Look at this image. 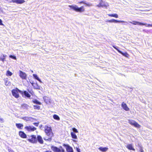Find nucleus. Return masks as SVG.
Here are the masks:
<instances>
[{
  "label": "nucleus",
  "instance_id": "nucleus-37",
  "mask_svg": "<svg viewBox=\"0 0 152 152\" xmlns=\"http://www.w3.org/2000/svg\"><path fill=\"white\" fill-rule=\"evenodd\" d=\"M72 130L73 131V132H74V133H78V131L77 130V129L75 128H72Z\"/></svg>",
  "mask_w": 152,
  "mask_h": 152
},
{
  "label": "nucleus",
  "instance_id": "nucleus-10",
  "mask_svg": "<svg viewBox=\"0 0 152 152\" xmlns=\"http://www.w3.org/2000/svg\"><path fill=\"white\" fill-rule=\"evenodd\" d=\"M25 129L29 132L34 131L36 129V128L34 126H26L25 127Z\"/></svg>",
  "mask_w": 152,
  "mask_h": 152
},
{
  "label": "nucleus",
  "instance_id": "nucleus-39",
  "mask_svg": "<svg viewBox=\"0 0 152 152\" xmlns=\"http://www.w3.org/2000/svg\"><path fill=\"white\" fill-rule=\"evenodd\" d=\"M4 121V119L3 118H1V117L0 116V122L1 123H3Z\"/></svg>",
  "mask_w": 152,
  "mask_h": 152
},
{
  "label": "nucleus",
  "instance_id": "nucleus-35",
  "mask_svg": "<svg viewBox=\"0 0 152 152\" xmlns=\"http://www.w3.org/2000/svg\"><path fill=\"white\" fill-rule=\"evenodd\" d=\"M27 91L29 93L31 94L32 95H33L34 94V92L31 89L29 90V89H27Z\"/></svg>",
  "mask_w": 152,
  "mask_h": 152
},
{
  "label": "nucleus",
  "instance_id": "nucleus-9",
  "mask_svg": "<svg viewBox=\"0 0 152 152\" xmlns=\"http://www.w3.org/2000/svg\"><path fill=\"white\" fill-rule=\"evenodd\" d=\"M30 137L31 138L28 139V141L32 143H36L37 142V139L36 136L32 135Z\"/></svg>",
  "mask_w": 152,
  "mask_h": 152
},
{
  "label": "nucleus",
  "instance_id": "nucleus-38",
  "mask_svg": "<svg viewBox=\"0 0 152 152\" xmlns=\"http://www.w3.org/2000/svg\"><path fill=\"white\" fill-rule=\"evenodd\" d=\"M139 147L140 152H144L143 150L142 149V147L140 145H139Z\"/></svg>",
  "mask_w": 152,
  "mask_h": 152
},
{
  "label": "nucleus",
  "instance_id": "nucleus-47",
  "mask_svg": "<svg viewBox=\"0 0 152 152\" xmlns=\"http://www.w3.org/2000/svg\"><path fill=\"white\" fill-rule=\"evenodd\" d=\"M60 148L61 149L62 152H64V150L62 148L61 146H60Z\"/></svg>",
  "mask_w": 152,
  "mask_h": 152
},
{
  "label": "nucleus",
  "instance_id": "nucleus-5",
  "mask_svg": "<svg viewBox=\"0 0 152 152\" xmlns=\"http://www.w3.org/2000/svg\"><path fill=\"white\" fill-rule=\"evenodd\" d=\"M128 123L131 125L134 126L138 128H140V125L134 120H128Z\"/></svg>",
  "mask_w": 152,
  "mask_h": 152
},
{
  "label": "nucleus",
  "instance_id": "nucleus-31",
  "mask_svg": "<svg viewBox=\"0 0 152 152\" xmlns=\"http://www.w3.org/2000/svg\"><path fill=\"white\" fill-rule=\"evenodd\" d=\"M53 117L54 119L56 120H60L59 117L57 115H53Z\"/></svg>",
  "mask_w": 152,
  "mask_h": 152
},
{
  "label": "nucleus",
  "instance_id": "nucleus-28",
  "mask_svg": "<svg viewBox=\"0 0 152 152\" xmlns=\"http://www.w3.org/2000/svg\"><path fill=\"white\" fill-rule=\"evenodd\" d=\"M32 101L34 103L37 104L41 105V102L36 99H34Z\"/></svg>",
  "mask_w": 152,
  "mask_h": 152
},
{
  "label": "nucleus",
  "instance_id": "nucleus-43",
  "mask_svg": "<svg viewBox=\"0 0 152 152\" xmlns=\"http://www.w3.org/2000/svg\"><path fill=\"white\" fill-rule=\"evenodd\" d=\"M76 151L77 152H81L80 149L78 148H76Z\"/></svg>",
  "mask_w": 152,
  "mask_h": 152
},
{
  "label": "nucleus",
  "instance_id": "nucleus-18",
  "mask_svg": "<svg viewBox=\"0 0 152 152\" xmlns=\"http://www.w3.org/2000/svg\"><path fill=\"white\" fill-rule=\"evenodd\" d=\"M37 141L40 144H43V141L41 136L39 135L37 136Z\"/></svg>",
  "mask_w": 152,
  "mask_h": 152
},
{
  "label": "nucleus",
  "instance_id": "nucleus-11",
  "mask_svg": "<svg viewBox=\"0 0 152 152\" xmlns=\"http://www.w3.org/2000/svg\"><path fill=\"white\" fill-rule=\"evenodd\" d=\"M133 22H129L131 23L133 25H135L137 24L140 25H145L147 24L146 23H142V22L139 21H133Z\"/></svg>",
  "mask_w": 152,
  "mask_h": 152
},
{
  "label": "nucleus",
  "instance_id": "nucleus-41",
  "mask_svg": "<svg viewBox=\"0 0 152 152\" xmlns=\"http://www.w3.org/2000/svg\"><path fill=\"white\" fill-rule=\"evenodd\" d=\"M9 152H14V151L11 148L8 149Z\"/></svg>",
  "mask_w": 152,
  "mask_h": 152
},
{
  "label": "nucleus",
  "instance_id": "nucleus-52",
  "mask_svg": "<svg viewBox=\"0 0 152 152\" xmlns=\"http://www.w3.org/2000/svg\"><path fill=\"white\" fill-rule=\"evenodd\" d=\"M31 72H33V71H31Z\"/></svg>",
  "mask_w": 152,
  "mask_h": 152
},
{
  "label": "nucleus",
  "instance_id": "nucleus-27",
  "mask_svg": "<svg viewBox=\"0 0 152 152\" xmlns=\"http://www.w3.org/2000/svg\"><path fill=\"white\" fill-rule=\"evenodd\" d=\"M108 15L110 17H114L116 18H118V16L117 14H108Z\"/></svg>",
  "mask_w": 152,
  "mask_h": 152
},
{
  "label": "nucleus",
  "instance_id": "nucleus-24",
  "mask_svg": "<svg viewBox=\"0 0 152 152\" xmlns=\"http://www.w3.org/2000/svg\"><path fill=\"white\" fill-rule=\"evenodd\" d=\"M33 76L34 77L36 80L39 81L40 82L42 83V82L41 80L39 78L37 75L36 74H33Z\"/></svg>",
  "mask_w": 152,
  "mask_h": 152
},
{
  "label": "nucleus",
  "instance_id": "nucleus-16",
  "mask_svg": "<svg viewBox=\"0 0 152 152\" xmlns=\"http://www.w3.org/2000/svg\"><path fill=\"white\" fill-rule=\"evenodd\" d=\"M12 1L17 4H22L25 2L24 0H12Z\"/></svg>",
  "mask_w": 152,
  "mask_h": 152
},
{
  "label": "nucleus",
  "instance_id": "nucleus-14",
  "mask_svg": "<svg viewBox=\"0 0 152 152\" xmlns=\"http://www.w3.org/2000/svg\"><path fill=\"white\" fill-rule=\"evenodd\" d=\"M51 148L52 150L55 152H61V149L58 148V147L54 146H52L51 147Z\"/></svg>",
  "mask_w": 152,
  "mask_h": 152
},
{
  "label": "nucleus",
  "instance_id": "nucleus-22",
  "mask_svg": "<svg viewBox=\"0 0 152 152\" xmlns=\"http://www.w3.org/2000/svg\"><path fill=\"white\" fill-rule=\"evenodd\" d=\"M126 148L129 150H133V151H135V149L133 148L132 144H128L126 146Z\"/></svg>",
  "mask_w": 152,
  "mask_h": 152
},
{
  "label": "nucleus",
  "instance_id": "nucleus-19",
  "mask_svg": "<svg viewBox=\"0 0 152 152\" xmlns=\"http://www.w3.org/2000/svg\"><path fill=\"white\" fill-rule=\"evenodd\" d=\"M43 99L45 102L47 104H49L50 103V99L47 96H44Z\"/></svg>",
  "mask_w": 152,
  "mask_h": 152
},
{
  "label": "nucleus",
  "instance_id": "nucleus-7",
  "mask_svg": "<svg viewBox=\"0 0 152 152\" xmlns=\"http://www.w3.org/2000/svg\"><path fill=\"white\" fill-rule=\"evenodd\" d=\"M63 146L66 148L67 152H74L72 148L69 145L64 144Z\"/></svg>",
  "mask_w": 152,
  "mask_h": 152
},
{
  "label": "nucleus",
  "instance_id": "nucleus-17",
  "mask_svg": "<svg viewBox=\"0 0 152 152\" xmlns=\"http://www.w3.org/2000/svg\"><path fill=\"white\" fill-rule=\"evenodd\" d=\"M100 4L102 6V7H107L108 6V3L107 2L103 1L102 0L100 1Z\"/></svg>",
  "mask_w": 152,
  "mask_h": 152
},
{
  "label": "nucleus",
  "instance_id": "nucleus-40",
  "mask_svg": "<svg viewBox=\"0 0 152 152\" xmlns=\"http://www.w3.org/2000/svg\"><path fill=\"white\" fill-rule=\"evenodd\" d=\"M39 122L37 123H33V124L35 126H37L39 124Z\"/></svg>",
  "mask_w": 152,
  "mask_h": 152
},
{
  "label": "nucleus",
  "instance_id": "nucleus-2",
  "mask_svg": "<svg viewBox=\"0 0 152 152\" xmlns=\"http://www.w3.org/2000/svg\"><path fill=\"white\" fill-rule=\"evenodd\" d=\"M69 7L71 9L77 12H84L85 10L84 7L83 6L80 7H79L76 5H69Z\"/></svg>",
  "mask_w": 152,
  "mask_h": 152
},
{
  "label": "nucleus",
  "instance_id": "nucleus-12",
  "mask_svg": "<svg viewBox=\"0 0 152 152\" xmlns=\"http://www.w3.org/2000/svg\"><path fill=\"white\" fill-rule=\"evenodd\" d=\"M21 119L26 121H32L33 120H36V119L33 118L31 117H22Z\"/></svg>",
  "mask_w": 152,
  "mask_h": 152
},
{
  "label": "nucleus",
  "instance_id": "nucleus-48",
  "mask_svg": "<svg viewBox=\"0 0 152 152\" xmlns=\"http://www.w3.org/2000/svg\"><path fill=\"white\" fill-rule=\"evenodd\" d=\"M30 83L31 84L32 86H33L34 85V84H35V83H33L31 82H30Z\"/></svg>",
  "mask_w": 152,
  "mask_h": 152
},
{
  "label": "nucleus",
  "instance_id": "nucleus-45",
  "mask_svg": "<svg viewBox=\"0 0 152 152\" xmlns=\"http://www.w3.org/2000/svg\"><path fill=\"white\" fill-rule=\"evenodd\" d=\"M2 21L1 19H0V25H3Z\"/></svg>",
  "mask_w": 152,
  "mask_h": 152
},
{
  "label": "nucleus",
  "instance_id": "nucleus-44",
  "mask_svg": "<svg viewBox=\"0 0 152 152\" xmlns=\"http://www.w3.org/2000/svg\"><path fill=\"white\" fill-rule=\"evenodd\" d=\"M97 6L98 7H102V6H101V4H100V2H99V4H98L97 5Z\"/></svg>",
  "mask_w": 152,
  "mask_h": 152
},
{
  "label": "nucleus",
  "instance_id": "nucleus-1",
  "mask_svg": "<svg viewBox=\"0 0 152 152\" xmlns=\"http://www.w3.org/2000/svg\"><path fill=\"white\" fill-rule=\"evenodd\" d=\"M45 131L46 135L49 137L48 138L47 137H44V139L47 141H50L52 140V137L53 135L51 128L47 126H45Z\"/></svg>",
  "mask_w": 152,
  "mask_h": 152
},
{
  "label": "nucleus",
  "instance_id": "nucleus-33",
  "mask_svg": "<svg viewBox=\"0 0 152 152\" xmlns=\"http://www.w3.org/2000/svg\"><path fill=\"white\" fill-rule=\"evenodd\" d=\"M33 106L34 109L39 110L40 109V107L38 105H34Z\"/></svg>",
  "mask_w": 152,
  "mask_h": 152
},
{
  "label": "nucleus",
  "instance_id": "nucleus-15",
  "mask_svg": "<svg viewBox=\"0 0 152 152\" xmlns=\"http://www.w3.org/2000/svg\"><path fill=\"white\" fill-rule=\"evenodd\" d=\"M19 136L22 138H27V135L23 131H20L19 132Z\"/></svg>",
  "mask_w": 152,
  "mask_h": 152
},
{
  "label": "nucleus",
  "instance_id": "nucleus-36",
  "mask_svg": "<svg viewBox=\"0 0 152 152\" xmlns=\"http://www.w3.org/2000/svg\"><path fill=\"white\" fill-rule=\"evenodd\" d=\"M113 47L119 53L118 51L120 50L118 49V47H117L115 45H113Z\"/></svg>",
  "mask_w": 152,
  "mask_h": 152
},
{
  "label": "nucleus",
  "instance_id": "nucleus-23",
  "mask_svg": "<svg viewBox=\"0 0 152 152\" xmlns=\"http://www.w3.org/2000/svg\"><path fill=\"white\" fill-rule=\"evenodd\" d=\"M16 127L19 129H22V128L23 127V125L20 123H16L15 124Z\"/></svg>",
  "mask_w": 152,
  "mask_h": 152
},
{
  "label": "nucleus",
  "instance_id": "nucleus-8",
  "mask_svg": "<svg viewBox=\"0 0 152 152\" xmlns=\"http://www.w3.org/2000/svg\"><path fill=\"white\" fill-rule=\"evenodd\" d=\"M19 75L20 77L23 80H26L27 77V75L24 72L21 70L19 71Z\"/></svg>",
  "mask_w": 152,
  "mask_h": 152
},
{
  "label": "nucleus",
  "instance_id": "nucleus-50",
  "mask_svg": "<svg viewBox=\"0 0 152 152\" xmlns=\"http://www.w3.org/2000/svg\"><path fill=\"white\" fill-rule=\"evenodd\" d=\"M3 56L4 58H5L7 56L6 55H3Z\"/></svg>",
  "mask_w": 152,
  "mask_h": 152
},
{
  "label": "nucleus",
  "instance_id": "nucleus-20",
  "mask_svg": "<svg viewBox=\"0 0 152 152\" xmlns=\"http://www.w3.org/2000/svg\"><path fill=\"white\" fill-rule=\"evenodd\" d=\"M98 149L100 151L103 152H105L108 150V148L106 147H100Z\"/></svg>",
  "mask_w": 152,
  "mask_h": 152
},
{
  "label": "nucleus",
  "instance_id": "nucleus-25",
  "mask_svg": "<svg viewBox=\"0 0 152 152\" xmlns=\"http://www.w3.org/2000/svg\"><path fill=\"white\" fill-rule=\"evenodd\" d=\"M33 87L35 89H40V86L38 85L37 82L36 83H35Z\"/></svg>",
  "mask_w": 152,
  "mask_h": 152
},
{
  "label": "nucleus",
  "instance_id": "nucleus-30",
  "mask_svg": "<svg viewBox=\"0 0 152 152\" xmlns=\"http://www.w3.org/2000/svg\"><path fill=\"white\" fill-rule=\"evenodd\" d=\"M21 106L23 109H27L28 107V105L26 104H23L21 105Z\"/></svg>",
  "mask_w": 152,
  "mask_h": 152
},
{
  "label": "nucleus",
  "instance_id": "nucleus-51",
  "mask_svg": "<svg viewBox=\"0 0 152 152\" xmlns=\"http://www.w3.org/2000/svg\"><path fill=\"white\" fill-rule=\"evenodd\" d=\"M42 125H41L39 126V128H41L42 127Z\"/></svg>",
  "mask_w": 152,
  "mask_h": 152
},
{
  "label": "nucleus",
  "instance_id": "nucleus-46",
  "mask_svg": "<svg viewBox=\"0 0 152 152\" xmlns=\"http://www.w3.org/2000/svg\"><path fill=\"white\" fill-rule=\"evenodd\" d=\"M148 27H152V24H147Z\"/></svg>",
  "mask_w": 152,
  "mask_h": 152
},
{
  "label": "nucleus",
  "instance_id": "nucleus-49",
  "mask_svg": "<svg viewBox=\"0 0 152 152\" xmlns=\"http://www.w3.org/2000/svg\"><path fill=\"white\" fill-rule=\"evenodd\" d=\"M30 83L31 84L32 86H33L34 85V84H35V83H33L31 82H30Z\"/></svg>",
  "mask_w": 152,
  "mask_h": 152
},
{
  "label": "nucleus",
  "instance_id": "nucleus-13",
  "mask_svg": "<svg viewBox=\"0 0 152 152\" xmlns=\"http://www.w3.org/2000/svg\"><path fill=\"white\" fill-rule=\"evenodd\" d=\"M121 106L126 111L129 110V108L127 107L126 104L124 102L122 103Z\"/></svg>",
  "mask_w": 152,
  "mask_h": 152
},
{
  "label": "nucleus",
  "instance_id": "nucleus-3",
  "mask_svg": "<svg viewBox=\"0 0 152 152\" xmlns=\"http://www.w3.org/2000/svg\"><path fill=\"white\" fill-rule=\"evenodd\" d=\"M20 93L22 95L23 97L25 98L30 99L31 95L29 94L28 92L26 91H23L21 90H19Z\"/></svg>",
  "mask_w": 152,
  "mask_h": 152
},
{
  "label": "nucleus",
  "instance_id": "nucleus-4",
  "mask_svg": "<svg viewBox=\"0 0 152 152\" xmlns=\"http://www.w3.org/2000/svg\"><path fill=\"white\" fill-rule=\"evenodd\" d=\"M19 90H20L18 88H16L15 89H13L12 91V95L16 98H18L19 96L18 93H20Z\"/></svg>",
  "mask_w": 152,
  "mask_h": 152
},
{
  "label": "nucleus",
  "instance_id": "nucleus-42",
  "mask_svg": "<svg viewBox=\"0 0 152 152\" xmlns=\"http://www.w3.org/2000/svg\"><path fill=\"white\" fill-rule=\"evenodd\" d=\"M5 60L4 58H0V60L2 61L3 62Z\"/></svg>",
  "mask_w": 152,
  "mask_h": 152
},
{
  "label": "nucleus",
  "instance_id": "nucleus-32",
  "mask_svg": "<svg viewBox=\"0 0 152 152\" xmlns=\"http://www.w3.org/2000/svg\"><path fill=\"white\" fill-rule=\"evenodd\" d=\"M12 74L11 72H10L9 70H7V71L6 75L7 76H11Z\"/></svg>",
  "mask_w": 152,
  "mask_h": 152
},
{
  "label": "nucleus",
  "instance_id": "nucleus-29",
  "mask_svg": "<svg viewBox=\"0 0 152 152\" xmlns=\"http://www.w3.org/2000/svg\"><path fill=\"white\" fill-rule=\"evenodd\" d=\"M80 4H86L87 6L89 7L91 6V4L89 3H87L86 2V1H82L80 2L79 3Z\"/></svg>",
  "mask_w": 152,
  "mask_h": 152
},
{
  "label": "nucleus",
  "instance_id": "nucleus-34",
  "mask_svg": "<svg viewBox=\"0 0 152 152\" xmlns=\"http://www.w3.org/2000/svg\"><path fill=\"white\" fill-rule=\"evenodd\" d=\"M9 57L10 58H11L15 60L16 59V56H15L14 55H10L9 56Z\"/></svg>",
  "mask_w": 152,
  "mask_h": 152
},
{
  "label": "nucleus",
  "instance_id": "nucleus-6",
  "mask_svg": "<svg viewBox=\"0 0 152 152\" xmlns=\"http://www.w3.org/2000/svg\"><path fill=\"white\" fill-rule=\"evenodd\" d=\"M106 22L109 23H127V22L125 21L118 20L114 19H112L110 20H108L106 21Z\"/></svg>",
  "mask_w": 152,
  "mask_h": 152
},
{
  "label": "nucleus",
  "instance_id": "nucleus-26",
  "mask_svg": "<svg viewBox=\"0 0 152 152\" xmlns=\"http://www.w3.org/2000/svg\"><path fill=\"white\" fill-rule=\"evenodd\" d=\"M71 135L72 138L74 139H77V137L75 133L73 132H71Z\"/></svg>",
  "mask_w": 152,
  "mask_h": 152
},
{
  "label": "nucleus",
  "instance_id": "nucleus-21",
  "mask_svg": "<svg viewBox=\"0 0 152 152\" xmlns=\"http://www.w3.org/2000/svg\"><path fill=\"white\" fill-rule=\"evenodd\" d=\"M118 51H119V53H121L122 55H123V56H124L126 57H128L129 56V55L128 54V53L126 52H125L124 53V52H123L121 50H119Z\"/></svg>",
  "mask_w": 152,
  "mask_h": 152
}]
</instances>
